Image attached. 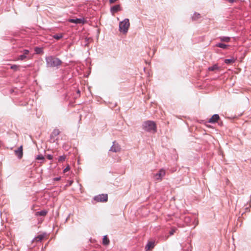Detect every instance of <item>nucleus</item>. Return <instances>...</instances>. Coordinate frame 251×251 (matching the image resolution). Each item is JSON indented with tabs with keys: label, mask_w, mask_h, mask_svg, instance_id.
<instances>
[{
	"label": "nucleus",
	"mask_w": 251,
	"mask_h": 251,
	"mask_svg": "<svg viewBox=\"0 0 251 251\" xmlns=\"http://www.w3.org/2000/svg\"><path fill=\"white\" fill-rule=\"evenodd\" d=\"M70 169V167L69 166V165H68L64 170H63V172L65 173L68 171H69Z\"/></svg>",
	"instance_id": "obj_29"
},
{
	"label": "nucleus",
	"mask_w": 251,
	"mask_h": 251,
	"mask_svg": "<svg viewBox=\"0 0 251 251\" xmlns=\"http://www.w3.org/2000/svg\"><path fill=\"white\" fill-rule=\"evenodd\" d=\"M117 0H109V2L110 3H113L115 2H116Z\"/></svg>",
	"instance_id": "obj_33"
},
{
	"label": "nucleus",
	"mask_w": 251,
	"mask_h": 251,
	"mask_svg": "<svg viewBox=\"0 0 251 251\" xmlns=\"http://www.w3.org/2000/svg\"><path fill=\"white\" fill-rule=\"evenodd\" d=\"M47 158L49 159V160H52V158H53V156L51 154H48L47 156Z\"/></svg>",
	"instance_id": "obj_30"
},
{
	"label": "nucleus",
	"mask_w": 251,
	"mask_h": 251,
	"mask_svg": "<svg viewBox=\"0 0 251 251\" xmlns=\"http://www.w3.org/2000/svg\"><path fill=\"white\" fill-rule=\"evenodd\" d=\"M165 175V171L163 169H161L158 173L154 175V178L156 180L160 181L162 177Z\"/></svg>",
	"instance_id": "obj_7"
},
{
	"label": "nucleus",
	"mask_w": 251,
	"mask_h": 251,
	"mask_svg": "<svg viewBox=\"0 0 251 251\" xmlns=\"http://www.w3.org/2000/svg\"><path fill=\"white\" fill-rule=\"evenodd\" d=\"M20 66L17 65H12L11 66L10 68L15 71L18 70Z\"/></svg>",
	"instance_id": "obj_24"
},
{
	"label": "nucleus",
	"mask_w": 251,
	"mask_h": 251,
	"mask_svg": "<svg viewBox=\"0 0 251 251\" xmlns=\"http://www.w3.org/2000/svg\"><path fill=\"white\" fill-rule=\"evenodd\" d=\"M184 221L186 223H188L191 221V218L189 217H185L184 219Z\"/></svg>",
	"instance_id": "obj_27"
},
{
	"label": "nucleus",
	"mask_w": 251,
	"mask_h": 251,
	"mask_svg": "<svg viewBox=\"0 0 251 251\" xmlns=\"http://www.w3.org/2000/svg\"><path fill=\"white\" fill-rule=\"evenodd\" d=\"M44 238V235L42 234H40L38 235L34 238V240L36 242H40L41 241L43 238Z\"/></svg>",
	"instance_id": "obj_18"
},
{
	"label": "nucleus",
	"mask_w": 251,
	"mask_h": 251,
	"mask_svg": "<svg viewBox=\"0 0 251 251\" xmlns=\"http://www.w3.org/2000/svg\"><path fill=\"white\" fill-rule=\"evenodd\" d=\"M63 37V35L62 34H56L54 35H53V38L57 40H58L62 38Z\"/></svg>",
	"instance_id": "obj_22"
},
{
	"label": "nucleus",
	"mask_w": 251,
	"mask_h": 251,
	"mask_svg": "<svg viewBox=\"0 0 251 251\" xmlns=\"http://www.w3.org/2000/svg\"><path fill=\"white\" fill-rule=\"evenodd\" d=\"M201 16L200 13H198L197 12H195L192 17V19L193 21H196V20L199 19L200 18H201Z\"/></svg>",
	"instance_id": "obj_15"
},
{
	"label": "nucleus",
	"mask_w": 251,
	"mask_h": 251,
	"mask_svg": "<svg viewBox=\"0 0 251 251\" xmlns=\"http://www.w3.org/2000/svg\"><path fill=\"white\" fill-rule=\"evenodd\" d=\"M23 52H24L23 54L26 56V55L28 54L29 51L27 50H23Z\"/></svg>",
	"instance_id": "obj_31"
},
{
	"label": "nucleus",
	"mask_w": 251,
	"mask_h": 251,
	"mask_svg": "<svg viewBox=\"0 0 251 251\" xmlns=\"http://www.w3.org/2000/svg\"><path fill=\"white\" fill-rule=\"evenodd\" d=\"M216 47H219L223 49H226L229 46L222 43H219L216 44Z\"/></svg>",
	"instance_id": "obj_17"
},
{
	"label": "nucleus",
	"mask_w": 251,
	"mask_h": 251,
	"mask_svg": "<svg viewBox=\"0 0 251 251\" xmlns=\"http://www.w3.org/2000/svg\"><path fill=\"white\" fill-rule=\"evenodd\" d=\"M36 159H37V160H44L45 158H44V156H43L42 155H38L36 157Z\"/></svg>",
	"instance_id": "obj_26"
},
{
	"label": "nucleus",
	"mask_w": 251,
	"mask_h": 251,
	"mask_svg": "<svg viewBox=\"0 0 251 251\" xmlns=\"http://www.w3.org/2000/svg\"><path fill=\"white\" fill-rule=\"evenodd\" d=\"M129 26V20L128 19L126 18L119 23V30L120 32L126 34L127 32Z\"/></svg>",
	"instance_id": "obj_3"
},
{
	"label": "nucleus",
	"mask_w": 251,
	"mask_h": 251,
	"mask_svg": "<svg viewBox=\"0 0 251 251\" xmlns=\"http://www.w3.org/2000/svg\"><path fill=\"white\" fill-rule=\"evenodd\" d=\"M176 232V229L175 228H172L171 230L169 231V234L170 235H172L174 234V233Z\"/></svg>",
	"instance_id": "obj_28"
},
{
	"label": "nucleus",
	"mask_w": 251,
	"mask_h": 251,
	"mask_svg": "<svg viewBox=\"0 0 251 251\" xmlns=\"http://www.w3.org/2000/svg\"><path fill=\"white\" fill-rule=\"evenodd\" d=\"M121 151V147L116 141L113 142V145L109 149V151L118 152Z\"/></svg>",
	"instance_id": "obj_6"
},
{
	"label": "nucleus",
	"mask_w": 251,
	"mask_h": 251,
	"mask_svg": "<svg viewBox=\"0 0 251 251\" xmlns=\"http://www.w3.org/2000/svg\"><path fill=\"white\" fill-rule=\"evenodd\" d=\"M197 220V222H198V220L196 219H195V221Z\"/></svg>",
	"instance_id": "obj_35"
},
{
	"label": "nucleus",
	"mask_w": 251,
	"mask_h": 251,
	"mask_svg": "<svg viewBox=\"0 0 251 251\" xmlns=\"http://www.w3.org/2000/svg\"><path fill=\"white\" fill-rule=\"evenodd\" d=\"M60 177H56L53 178L54 181H59L60 179Z\"/></svg>",
	"instance_id": "obj_32"
},
{
	"label": "nucleus",
	"mask_w": 251,
	"mask_h": 251,
	"mask_svg": "<svg viewBox=\"0 0 251 251\" xmlns=\"http://www.w3.org/2000/svg\"><path fill=\"white\" fill-rule=\"evenodd\" d=\"M46 66L48 68H56L58 69L62 64V61L54 56L50 55L45 58Z\"/></svg>",
	"instance_id": "obj_1"
},
{
	"label": "nucleus",
	"mask_w": 251,
	"mask_h": 251,
	"mask_svg": "<svg viewBox=\"0 0 251 251\" xmlns=\"http://www.w3.org/2000/svg\"><path fill=\"white\" fill-rule=\"evenodd\" d=\"M219 119L220 117L219 115L217 114H215L209 119L208 123H215L218 122Z\"/></svg>",
	"instance_id": "obj_10"
},
{
	"label": "nucleus",
	"mask_w": 251,
	"mask_h": 251,
	"mask_svg": "<svg viewBox=\"0 0 251 251\" xmlns=\"http://www.w3.org/2000/svg\"><path fill=\"white\" fill-rule=\"evenodd\" d=\"M68 21L71 23L75 24H84L85 23L84 19L81 18L69 19Z\"/></svg>",
	"instance_id": "obj_8"
},
{
	"label": "nucleus",
	"mask_w": 251,
	"mask_h": 251,
	"mask_svg": "<svg viewBox=\"0 0 251 251\" xmlns=\"http://www.w3.org/2000/svg\"><path fill=\"white\" fill-rule=\"evenodd\" d=\"M77 93L78 94H80V91H79V90H78L77 91Z\"/></svg>",
	"instance_id": "obj_34"
},
{
	"label": "nucleus",
	"mask_w": 251,
	"mask_h": 251,
	"mask_svg": "<svg viewBox=\"0 0 251 251\" xmlns=\"http://www.w3.org/2000/svg\"><path fill=\"white\" fill-rule=\"evenodd\" d=\"M219 39L221 41L228 43L230 41V37L227 36H220Z\"/></svg>",
	"instance_id": "obj_14"
},
{
	"label": "nucleus",
	"mask_w": 251,
	"mask_h": 251,
	"mask_svg": "<svg viewBox=\"0 0 251 251\" xmlns=\"http://www.w3.org/2000/svg\"><path fill=\"white\" fill-rule=\"evenodd\" d=\"M26 58V56L25 55V54H21L19 56L18 59L21 60H23Z\"/></svg>",
	"instance_id": "obj_25"
},
{
	"label": "nucleus",
	"mask_w": 251,
	"mask_h": 251,
	"mask_svg": "<svg viewBox=\"0 0 251 251\" xmlns=\"http://www.w3.org/2000/svg\"><path fill=\"white\" fill-rule=\"evenodd\" d=\"M121 10V7L119 4L113 6L110 8V11L112 13H116Z\"/></svg>",
	"instance_id": "obj_12"
},
{
	"label": "nucleus",
	"mask_w": 251,
	"mask_h": 251,
	"mask_svg": "<svg viewBox=\"0 0 251 251\" xmlns=\"http://www.w3.org/2000/svg\"><path fill=\"white\" fill-rule=\"evenodd\" d=\"M15 154L19 159L22 158L23 155V147L21 146L17 150H15Z\"/></svg>",
	"instance_id": "obj_9"
},
{
	"label": "nucleus",
	"mask_w": 251,
	"mask_h": 251,
	"mask_svg": "<svg viewBox=\"0 0 251 251\" xmlns=\"http://www.w3.org/2000/svg\"><path fill=\"white\" fill-rule=\"evenodd\" d=\"M66 156L65 155H61L59 157L58 159V161L59 162H62L66 159Z\"/></svg>",
	"instance_id": "obj_23"
},
{
	"label": "nucleus",
	"mask_w": 251,
	"mask_h": 251,
	"mask_svg": "<svg viewBox=\"0 0 251 251\" xmlns=\"http://www.w3.org/2000/svg\"><path fill=\"white\" fill-rule=\"evenodd\" d=\"M235 60L234 58L226 59L225 63L227 64H232L235 62Z\"/></svg>",
	"instance_id": "obj_20"
},
{
	"label": "nucleus",
	"mask_w": 251,
	"mask_h": 251,
	"mask_svg": "<svg viewBox=\"0 0 251 251\" xmlns=\"http://www.w3.org/2000/svg\"><path fill=\"white\" fill-rule=\"evenodd\" d=\"M102 243H103V244L104 245H107L109 244V240L108 239L106 235H105L103 236V239H102Z\"/></svg>",
	"instance_id": "obj_19"
},
{
	"label": "nucleus",
	"mask_w": 251,
	"mask_h": 251,
	"mask_svg": "<svg viewBox=\"0 0 251 251\" xmlns=\"http://www.w3.org/2000/svg\"><path fill=\"white\" fill-rule=\"evenodd\" d=\"M35 51L37 54H40L43 52V49L40 47H36L35 48Z\"/></svg>",
	"instance_id": "obj_21"
},
{
	"label": "nucleus",
	"mask_w": 251,
	"mask_h": 251,
	"mask_svg": "<svg viewBox=\"0 0 251 251\" xmlns=\"http://www.w3.org/2000/svg\"><path fill=\"white\" fill-rule=\"evenodd\" d=\"M94 200L98 202H105L107 201L108 196L107 194H100L95 196Z\"/></svg>",
	"instance_id": "obj_4"
},
{
	"label": "nucleus",
	"mask_w": 251,
	"mask_h": 251,
	"mask_svg": "<svg viewBox=\"0 0 251 251\" xmlns=\"http://www.w3.org/2000/svg\"><path fill=\"white\" fill-rule=\"evenodd\" d=\"M155 246V242L152 241H149L146 247H145V250L146 251L151 250L153 248H154Z\"/></svg>",
	"instance_id": "obj_11"
},
{
	"label": "nucleus",
	"mask_w": 251,
	"mask_h": 251,
	"mask_svg": "<svg viewBox=\"0 0 251 251\" xmlns=\"http://www.w3.org/2000/svg\"><path fill=\"white\" fill-rule=\"evenodd\" d=\"M142 128L146 131L154 133L156 131V125L153 121H147L143 123Z\"/></svg>",
	"instance_id": "obj_2"
},
{
	"label": "nucleus",
	"mask_w": 251,
	"mask_h": 251,
	"mask_svg": "<svg viewBox=\"0 0 251 251\" xmlns=\"http://www.w3.org/2000/svg\"><path fill=\"white\" fill-rule=\"evenodd\" d=\"M218 70H219V67L217 64H214L212 66L209 67L208 68V70L209 71H215Z\"/></svg>",
	"instance_id": "obj_16"
},
{
	"label": "nucleus",
	"mask_w": 251,
	"mask_h": 251,
	"mask_svg": "<svg viewBox=\"0 0 251 251\" xmlns=\"http://www.w3.org/2000/svg\"><path fill=\"white\" fill-rule=\"evenodd\" d=\"M48 213V211L46 210H41L40 211H38L35 213V215L41 216H45Z\"/></svg>",
	"instance_id": "obj_13"
},
{
	"label": "nucleus",
	"mask_w": 251,
	"mask_h": 251,
	"mask_svg": "<svg viewBox=\"0 0 251 251\" xmlns=\"http://www.w3.org/2000/svg\"><path fill=\"white\" fill-rule=\"evenodd\" d=\"M60 131L58 129H54L50 135V142H54L57 140V136L59 134Z\"/></svg>",
	"instance_id": "obj_5"
}]
</instances>
